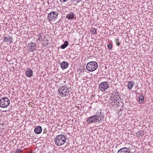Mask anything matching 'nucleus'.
<instances>
[{"label": "nucleus", "instance_id": "1", "mask_svg": "<svg viewBox=\"0 0 153 153\" xmlns=\"http://www.w3.org/2000/svg\"><path fill=\"white\" fill-rule=\"evenodd\" d=\"M70 91V88L67 85L62 86L58 89V95L60 97H64L68 96Z\"/></svg>", "mask_w": 153, "mask_h": 153}, {"label": "nucleus", "instance_id": "2", "mask_svg": "<svg viewBox=\"0 0 153 153\" xmlns=\"http://www.w3.org/2000/svg\"><path fill=\"white\" fill-rule=\"evenodd\" d=\"M66 137L64 134H62L57 135L54 140L55 143L58 146L63 145L66 142Z\"/></svg>", "mask_w": 153, "mask_h": 153}, {"label": "nucleus", "instance_id": "3", "mask_svg": "<svg viewBox=\"0 0 153 153\" xmlns=\"http://www.w3.org/2000/svg\"><path fill=\"white\" fill-rule=\"evenodd\" d=\"M98 64L95 61H91L87 63L86 68L87 70L90 72H92L96 70L98 68Z\"/></svg>", "mask_w": 153, "mask_h": 153}, {"label": "nucleus", "instance_id": "4", "mask_svg": "<svg viewBox=\"0 0 153 153\" xmlns=\"http://www.w3.org/2000/svg\"><path fill=\"white\" fill-rule=\"evenodd\" d=\"M10 104V100L6 97H2L0 100V107L1 108L7 107Z\"/></svg>", "mask_w": 153, "mask_h": 153}, {"label": "nucleus", "instance_id": "5", "mask_svg": "<svg viewBox=\"0 0 153 153\" xmlns=\"http://www.w3.org/2000/svg\"><path fill=\"white\" fill-rule=\"evenodd\" d=\"M59 13L56 11H52L48 14L47 18L49 21L55 20L58 17Z\"/></svg>", "mask_w": 153, "mask_h": 153}, {"label": "nucleus", "instance_id": "6", "mask_svg": "<svg viewBox=\"0 0 153 153\" xmlns=\"http://www.w3.org/2000/svg\"><path fill=\"white\" fill-rule=\"evenodd\" d=\"M101 121V118L97 117L94 115H93L88 118L87 122L88 124L92 123H100Z\"/></svg>", "mask_w": 153, "mask_h": 153}, {"label": "nucleus", "instance_id": "7", "mask_svg": "<svg viewBox=\"0 0 153 153\" xmlns=\"http://www.w3.org/2000/svg\"><path fill=\"white\" fill-rule=\"evenodd\" d=\"M113 96H111L110 98L109 102L110 103H114L116 102H119L120 97L118 95V93L117 92L115 93L113 92L112 94Z\"/></svg>", "mask_w": 153, "mask_h": 153}, {"label": "nucleus", "instance_id": "8", "mask_svg": "<svg viewBox=\"0 0 153 153\" xmlns=\"http://www.w3.org/2000/svg\"><path fill=\"white\" fill-rule=\"evenodd\" d=\"M110 87V84L106 81L102 82L99 85V88L100 90L103 92L107 90Z\"/></svg>", "mask_w": 153, "mask_h": 153}, {"label": "nucleus", "instance_id": "9", "mask_svg": "<svg viewBox=\"0 0 153 153\" xmlns=\"http://www.w3.org/2000/svg\"><path fill=\"white\" fill-rule=\"evenodd\" d=\"M36 43L32 42L29 43L27 47V49L31 52H33L36 50Z\"/></svg>", "mask_w": 153, "mask_h": 153}, {"label": "nucleus", "instance_id": "10", "mask_svg": "<svg viewBox=\"0 0 153 153\" xmlns=\"http://www.w3.org/2000/svg\"><path fill=\"white\" fill-rule=\"evenodd\" d=\"M117 153H130V150L128 148L123 147L120 149Z\"/></svg>", "mask_w": 153, "mask_h": 153}, {"label": "nucleus", "instance_id": "11", "mask_svg": "<svg viewBox=\"0 0 153 153\" xmlns=\"http://www.w3.org/2000/svg\"><path fill=\"white\" fill-rule=\"evenodd\" d=\"M13 38L12 37H10L9 36L5 37L4 38L3 41L4 42H8L10 43L12 42Z\"/></svg>", "mask_w": 153, "mask_h": 153}, {"label": "nucleus", "instance_id": "12", "mask_svg": "<svg viewBox=\"0 0 153 153\" xmlns=\"http://www.w3.org/2000/svg\"><path fill=\"white\" fill-rule=\"evenodd\" d=\"M42 131V128L41 126H37L34 129L35 133L37 134L41 133Z\"/></svg>", "mask_w": 153, "mask_h": 153}, {"label": "nucleus", "instance_id": "13", "mask_svg": "<svg viewBox=\"0 0 153 153\" xmlns=\"http://www.w3.org/2000/svg\"><path fill=\"white\" fill-rule=\"evenodd\" d=\"M75 14L73 12H71L69 14L67 15L66 17L68 19H72L74 18Z\"/></svg>", "mask_w": 153, "mask_h": 153}, {"label": "nucleus", "instance_id": "14", "mask_svg": "<svg viewBox=\"0 0 153 153\" xmlns=\"http://www.w3.org/2000/svg\"><path fill=\"white\" fill-rule=\"evenodd\" d=\"M61 68L63 69L66 68L68 66V63L65 61H63L60 64Z\"/></svg>", "mask_w": 153, "mask_h": 153}, {"label": "nucleus", "instance_id": "15", "mask_svg": "<svg viewBox=\"0 0 153 153\" xmlns=\"http://www.w3.org/2000/svg\"><path fill=\"white\" fill-rule=\"evenodd\" d=\"M25 73L27 76L30 77L33 75V71L31 69H28L26 71Z\"/></svg>", "mask_w": 153, "mask_h": 153}, {"label": "nucleus", "instance_id": "16", "mask_svg": "<svg viewBox=\"0 0 153 153\" xmlns=\"http://www.w3.org/2000/svg\"><path fill=\"white\" fill-rule=\"evenodd\" d=\"M134 85V82L133 81H129L128 83L127 87L129 90L131 89L133 86Z\"/></svg>", "mask_w": 153, "mask_h": 153}, {"label": "nucleus", "instance_id": "17", "mask_svg": "<svg viewBox=\"0 0 153 153\" xmlns=\"http://www.w3.org/2000/svg\"><path fill=\"white\" fill-rule=\"evenodd\" d=\"M144 131L142 130H140L136 133V135L138 137H140L144 135Z\"/></svg>", "mask_w": 153, "mask_h": 153}, {"label": "nucleus", "instance_id": "18", "mask_svg": "<svg viewBox=\"0 0 153 153\" xmlns=\"http://www.w3.org/2000/svg\"><path fill=\"white\" fill-rule=\"evenodd\" d=\"M94 116L97 117H99V118H101V121L102 117V114H101V110H98L96 112V115Z\"/></svg>", "mask_w": 153, "mask_h": 153}, {"label": "nucleus", "instance_id": "19", "mask_svg": "<svg viewBox=\"0 0 153 153\" xmlns=\"http://www.w3.org/2000/svg\"><path fill=\"white\" fill-rule=\"evenodd\" d=\"M68 45V42L67 41H65L63 44L62 45L61 47L62 49H63L65 48Z\"/></svg>", "mask_w": 153, "mask_h": 153}, {"label": "nucleus", "instance_id": "20", "mask_svg": "<svg viewBox=\"0 0 153 153\" xmlns=\"http://www.w3.org/2000/svg\"><path fill=\"white\" fill-rule=\"evenodd\" d=\"M139 100L140 102L142 103L144 100V97L143 95H140L139 97Z\"/></svg>", "mask_w": 153, "mask_h": 153}, {"label": "nucleus", "instance_id": "21", "mask_svg": "<svg viewBox=\"0 0 153 153\" xmlns=\"http://www.w3.org/2000/svg\"><path fill=\"white\" fill-rule=\"evenodd\" d=\"M91 32L93 34H95L97 32V31L95 29V28H92V29H91Z\"/></svg>", "mask_w": 153, "mask_h": 153}, {"label": "nucleus", "instance_id": "22", "mask_svg": "<svg viewBox=\"0 0 153 153\" xmlns=\"http://www.w3.org/2000/svg\"><path fill=\"white\" fill-rule=\"evenodd\" d=\"M37 36L39 37L37 39L38 41L41 42L42 41V37L41 35L39 34V35H37Z\"/></svg>", "mask_w": 153, "mask_h": 153}, {"label": "nucleus", "instance_id": "23", "mask_svg": "<svg viewBox=\"0 0 153 153\" xmlns=\"http://www.w3.org/2000/svg\"><path fill=\"white\" fill-rule=\"evenodd\" d=\"M107 46L109 49L112 50L113 47L112 45L110 44V43H109L108 44H107Z\"/></svg>", "mask_w": 153, "mask_h": 153}, {"label": "nucleus", "instance_id": "24", "mask_svg": "<svg viewBox=\"0 0 153 153\" xmlns=\"http://www.w3.org/2000/svg\"><path fill=\"white\" fill-rule=\"evenodd\" d=\"M81 0H73V1L76 3H77L78 2H79Z\"/></svg>", "mask_w": 153, "mask_h": 153}, {"label": "nucleus", "instance_id": "25", "mask_svg": "<svg viewBox=\"0 0 153 153\" xmlns=\"http://www.w3.org/2000/svg\"><path fill=\"white\" fill-rule=\"evenodd\" d=\"M68 0H60V1L63 3H64L65 2H66Z\"/></svg>", "mask_w": 153, "mask_h": 153}, {"label": "nucleus", "instance_id": "26", "mask_svg": "<svg viewBox=\"0 0 153 153\" xmlns=\"http://www.w3.org/2000/svg\"><path fill=\"white\" fill-rule=\"evenodd\" d=\"M21 151H22L20 149H17L16 152L17 153H20L21 152Z\"/></svg>", "mask_w": 153, "mask_h": 153}, {"label": "nucleus", "instance_id": "27", "mask_svg": "<svg viewBox=\"0 0 153 153\" xmlns=\"http://www.w3.org/2000/svg\"><path fill=\"white\" fill-rule=\"evenodd\" d=\"M116 44L117 46H119L120 45V42H116Z\"/></svg>", "mask_w": 153, "mask_h": 153}, {"label": "nucleus", "instance_id": "28", "mask_svg": "<svg viewBox=\"0 0 153 153\" xmlns=\"http://www.w3.org/2000/svg\"><path fill=\"white\" fill-rule=\"evenodd\" d=\"M115 42H118V41L119 39V37H118L117 38H116L115 39Z\"/></svg>", "mask_w": 153, "mask_h": 153}, {"label": "nucleus", "instance_id": "29", "mask_svg": "<svg viewBox=\"0 0 153 153\" xmlns=\"http://www.w3.org/2000/svg\"><path fill=\"white\" fill-rule=\"evenodd\" d=\"M82 70H83V69H81V71H82Z\"/></svg>", "mask_w": 153, "mask_h": 153}]
</instances>
